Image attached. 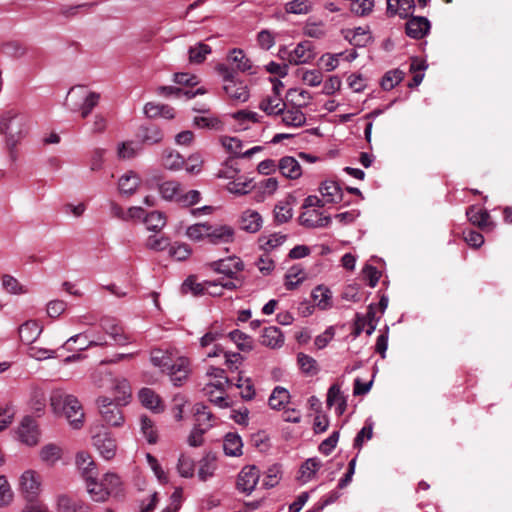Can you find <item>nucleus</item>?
I'll return each instance as SVG.
<instances>
[{
	"instance_id": "obj_28",
	"label": "nucleus",
	"mask_w": 512,
	"mask_h": 512,
	"mask_svg": "<svg viewBox=\"0 0 512 512\" xmlns=\"http://www.w3.org/2000/svg\"><path fill=\"white\" fill-rule=\"evenodd\" d=\"M319 191L326 203H338L343 197L341 187L337 182L332 180L322 182Z\"/></svg>"
},
{
	"instance_id": "obj_5",
	"label": "nucleus",
	"mask_w": 512,
	"mask_h": 512,
	"mask_svg": "<svg viewBox=\"0 0 512 512\" xmlns=\"http://www.w3.org/2000/svg\"><path fill=\"white\" fill-rule=\"evenodd\" d=\"M96 404L102 419L110 426L120 427L124 424L125 418L122 413L121 404L114 402L107 396H100L96 399Z\"/></svg>"
},
{
	"instance_id": "obj_8",
	"label": "nucleus",
	"mask_w": 512,
	"mask_h": 512,
	"mask_svg": "<svg viewBox=\"0 0 512 512\" xmlns=\"http://www.w3.org/2000/svg\"><path fill=\"white\" fill-rule=\"evenodd\" d=\"M236 231L228 224H209L207 241L213 245H225L235 241Z\"/></svg>"
},
{
	"instance_id": "obj_7",
	"label": "nucleus",
	"mask_w": 512,
	"mask_h": 512,
	"mask_svg": "<svg viewBox=\"0 0 512 512\" xmlns=\"http://www.w3.org/2000/svg\"><path fill=\"white\" fill-rule=\"evenodd\" d=\"M260 471L255 465H247L241 469L237 477V489L241 493L250 495L259 482Z\"/></svg>"
},
{
	"instance_id": "obj_20",
	"label": "nucleus",
	"mask_w": 512,
	"mask_h": 512,
	"mask_svg": "<svg viewBox=\"0 0 512 512\" xmlns=\"http://www.w3.org/2000/svg\"><path fill=\"white\" fill-rule=\"evenodd\" d=\"M430 30V22L426 17H412L406 23V34L414 39L423 38Z\"/></svg>"
},
{
	"instance_id": "obj_9",
	"label": "nucleus",
	"mask_w": 512,
	"mask_h": 512,
	"mask_svg": "<svg viewBox=\"0 0 512 512\" xmlns=\"http://www.w3.org/2000/svg\"><path fill=\"white\" fill-rule=\"evenodd\" d=\"M92 439L93 445L104 459L110 460L114 458L117 445L115 439L108 431L104 430L101 433L93 435Z\"/></svg>"
},
{
	"instance_id": "obj_61",
	"label": "nucleus",
	"mask_w": 512,
	"mask_h": 512,
	"mask_svg": "<svg viewBox=\"0 0 512 512\" xmlns=\"http://www.w3.org/2000/svg\"><path fill=\"white\" fill-rule=\"evenodd\" d=\"M224 336L223 330L217 325L211 326L207 332L200 338V346L206 348L216 342Z\"/></svg>"
},
{
	"instance_id": "obj_54",
	"label": "nucleus",
	"mask_w": 512,
	"mask_h": 512,
	"mask_svg": "<svg viewBox=\"0 0 512 512\" xmlns=\"http://www.w3.org/2000/svg\"><path fill=\"white\" fill-rule=\"evenodd\" d=\"M193 123L198 128H206L209 130L221 131L223 130V122L213 115L197 116L194 118Z\"/></svg>"
},
{
	"instance_id": "obj_24",
	"label": "nucleus",
	"mask_w": 512,
	"mask_h": 512,
	"mask_svg": "<svg viewBox=\"0 0 512 512\" xmlns=\"http://www.w3.org/2000/svg\"><path fill=\"white\" fill-rule=\"evenodd\" d=\"M62 448L54 443H48L39 450L40 461L48 467L55 466L62 458Z\"/></svg>"
},
{
	"instance_id": "obj_62",
	"label": "nucleus",
	"mask_w": 512,
	"mask_h": 512,
	"mask_svg": "<svg viewBox=\"0 0 512 512\" xmlns=\"http://www.w3.org/2000/svg\"><path fill=\"white\" fill-rule=\"evenodd\" d=\"M219 141L227 152L235 156H242L243 143L240 139L236 137L221 136Z\"/></svg>"
},
{
	"instance_id": "obj_23",
	"label": "nucleus",
	"mask_w": 512,
	"mask_h": 512,
	"mask_svg": "<svg viewBox=\"0 0 512 512\" xmlns=\"http://www.w3.org/2000/svg\"><path fill=\"white\" fill-rule=\"evenodd\" d=\"M280 173L288 179L296 180L302 175L300 163L292 156H284L278 162Z\"/></svg>"
},
{
	"instance_id": "obj_39",
	"label": "nucleus",
	"mask_w": 512,
	"mask_h": 512,
	"mask_svg": "<svg viewBox=\"0 0 512 512\" xmlns=\"http://www.w3.org/2000/svg\"><path fill=\"white\" fill-rule=\"evenodd\" d=\"M102 482L104 484V488L108 492L109 497H118L122 495L123 483L121 478L117 474L113 472L106 473L102 478Z\"/></svg>"
},
{
	"instance_id": "obj_17",
	"label": "nucleus",
	"mask_w": 512,
	"mask_h": 512,
	"mask_svg": "<svg viewBox=\"0 0 512 512\" xmlns=\"http://www.w3.org/2000/svg\"><path fill=\"white\" fill-rule=\"evenodd\" d=\"M166 372L175 386H181L190 372L189 360L185 357L176 358L175 362Z\"/></svg>"
},
{
	"instance_id": "obj_29",
	"label": "nucleus",
	"mask_w": 512,
	"mask_h": 512,
	"mask_svg": "<svg viewBox=\"0 0 512 512\" xmlns=\"http://www.w3.org/2000/svg\"><path fill=\"white\" fill-rule=\"evenodd\" d=\"M85 481L87 492L93 501L105 502L109 498L108 492L104 488L102 480L98 482L95 478V475L86 476Z\"/></svg>"
},
{
	"instance_id": "obj_58",
	"label": "nucleus",
	"mask_w": 512,
	"mask_h": 512,
	"mask_svg": "<svg viewBox=\"0 0 512 512\" xmlns=\"http://www.w3.org/2000/svg\"><path fill=\"white\" fill-rule=\"evenodd\" d=\"M189 61L194 64L202 63L208 54L211 53L210 46L204 43H198L197 45L189 48Z\"/></svg>"
},
{
	"instance_id": "obj_15",
	"label": "nucleus",
	"mask_w": 512,
	"mask_h": 512,
	"mask_svg": "<svg viewBox=\"0 0 512 512\" xmlns=\"http://www.w3.org/2000/svg\"><path fill=\"white\" fill-rule=\"evenodd\" d=\"M305 210L299 216V222L307 228L326 227L330 224L331 218L323 216L317 209L304 208Z\"/></svg>"
},
{
	"instance_id": "obj_57",
	"label": "nucleus",
	"mask_w": 512,
	"mask_h": 512,
	"mask_svg": "<svg viewBox=\"0 0 512 512\" xmlns=\"http://www.w3.org/2000/svg\"><path fill=\"white\" fill-rule=\"evenodd\" d=\"M404 78V72L400 69L390 70L385 73L381 80V87L389 91L398 85Z\"/></svg>"
},
{
	"instance_id": "obj_12",
	"label": "nucleus",
	"mask_w": 512,
	"mask_h": 512,
	"mask_svg": "<svg viewBox=\"0 0 512 512\" xmlns=\"http://www.w3.org/2000/svg\"><path fill=\"white\" fill-rule=\"evenodd\" d=\"M315 58L313 45L309 41H303L288 53L287 61L291 65H301L311 62Z\"/></svg>"
},
{
	"instance_id": "obj_32",
	"label": "nucleus",
	"mask_w": 512,
	"mask_h": 512,
	"mask_svg": "<svg viewBox=\"0 0 512 512\" xmlns=\"http://www.w3.org/2000/svg\"><path fill=\"white\" fill-rule=\"evenodd\" d=\"M415 8V0H387V12L391 15L408 17Z\"/></svg>"
},
{
	"instance_id": "obj_51",
	"label": "nucleus",
	"mask_w": 512,
	"mask_h": 512,
	"mask_svg": "<svg viewBox=\"0 0 512 512\" xmlns=\"http://www.w3.org/2000/svg\"><path fill=\"white\" fill-rule=\"evenodd\" d=\"M76 465L81 470L85 479L88 475H95L96 466L89 453L84 451L78 452L76 455Z\"/></svg>"
},
{
	"instance_id": "obj_3",
	"label": "nucleus",
	"mask_w": 512,
	"mask_h": 512,
	"mask_svg": "<svg viewBox=\"0 0 512 512\" xmlns=\"http://www.w3.org/2000/svg\"><path fill=\"white\" fill-rule=\"evenodd\" d=\"M216 70L222 76L223 90L230 101L236 104L248 101L250 97L248 86L236 77L231 68L225 64H219Z\"/></svg>"
},
{
	"instance_id": "obj_43",
	"label": "nucleus",
	"mask_w": 512,
	"mask_h": 512,
	"mask_svg": "<svg viewBox=\"0 0 512 512\" xmlns=\"http://www.w3.org/2000/svg\"><path fill=\"white\" fill-rule=\"evenodd\" d=\"M306 279V273L299 265L292 266L285 275V287L287 290L296 289Z\"/></svg>"
},
{
	"instance_id": "obj_48",
	"label": "nucleus",
	"mask_w": 512,
	"mask_h": 512,
	"mask_svg": "<svg viewBox=\"0 0 512 512\" xmlns=\"http://www.w3.org/2000/svg\"><path fill=\"white\" fill-rule=\"evenodd\" d=\"M147 230L160 232L166 225V216L160 211H152L144 217Z\"/></svg>"
},
{
	"instance_id": "obj_38",
	"label": "nucleus",
	"mask_w": 512,
	"mask_h": 512,
	"mask_svg": "<svg viewBox=\"0 0 512 512\" xmlns=\"http://www.w3.org/2000/svg\"><path fill=\"white\" fill-rule=\"evenodd\" d=\"M227 61L234 65L235 68L240 72L252 73V63L241 49H233L227 56Z\"/></svg>"
},
{
	"instance_id": "obj_53",
	"label": "nucleus",
	"mask_w": 512,
	"mask_h": 512,
	"mask_svg": "<svg viewBox=\"0 0 512 512\" xmlns=\"http://www.w3.org/2000/svg\"><path fill=\"white\" fill-rule=\"evenodd\" d=\"M185 164L184 158L180 153L172 150H166L162 157V165L169 170H180Z\"/></svg>"
},
{
	"instance_id": "obj_21",
	"label": "nucleus",
	"mask_w": 512,
	"mask_h": 512,
	"mask_svg": "<svg viewBox=\"0 0 512 512\" xmlns=\"http://www.w3.org/2000/svg\"><path fill=\"white\" fill-rule=\"evenodd\" d=\"M141 184V178L134 171L124 173L118 180V190L121 195L132 196Z\"/></svg>"
},
{
	"instance_id": "obj_35",
	"label": "nucleus",
	"mask_w": 512,
	"mask_h": 512,
	"mask_svg": "<svg viewBox=\"0 0 512 512\" xmlns=\"http://www.w3.org/2000/svg\"><path fill=\"white\" fill-rule=\"evenodd\" d=\"M286 240L287 235L278 232L261 236L258 239V243L261 250H263L266 253H269L283 245Z\"/></svg>"
},
{
	"instance_id": "obj_63",
	"label": "nucleus",
	"mask_w": 512,
	"mask_h": 512,
	"mask_svg": "<svg viewBox=\"0 0 512 512\" xmlns=\"http://www.w3.org/2000/svg\"><path fill=\"white\" fill-rule=\"evenodd\" d=\"M293 216V210L289 203L280 202L274 208V219L278 224L288 222Z\"/></svg>"
},
{
	"instance_id": "obj_46",
	"label": "nucleus",
	"mask_w": 512,
	"mask_h": 512,
	"mask_svg": "<svg viewBox=\"0 0 512 512\" xmlns=\"http://www.w3.org/2000/svg\"><path fill=\"white\" fill-rule=\"evenodd\" d=\"M209 222L190 225L186 229V236L194 242L207 240L209 236Z\"/></svg>"
},
{
	"instance_id": "obj_14",
	"label": "nucleus",
	"mask_w": 512,
	"mask_h": 512,
	"mask_svg": "<svg viewBox=\"0 0 512 512\" xmlns=\"http://www.w3.org/2000/svg\"><path fill=\"white\" fill-rule=\"evenodd\" d=\"M243 262L238 257H227L213 261L209 264L210 269L217 273L224 274L229 278H233L238 272L243 270Z\"/></svg>"
},
{
	"instance_id": "obj_10",
	"label": "nucleus",
	"mask_w": 512,
	"mask_h": 512,
	"mask_svg": "<svg viewBox=\"0 0 512 512\" xmlns=\"http://www.w3.org/2000/svg\"><path fill=\"white\" fill-rule=\"evenodd\" d=\"M57 512H92L91 507L83 500L72 497L66 493L56 496Z\"/></svg>"
},
{
	"instance_id": "obj_47",
	"label": "nucleus",
	"mask_w": 512,
	"mask_h": 512,
	"mask_svg": "<svg viewBox=\"0 0 512 512\" xmlns=\"http://www.w3.org/2000/svg\"><path fill=\"white\" fill-rule=\"evenodd\" d=\"M182 292L193 296H202L207 294L206 281L197 282L195 276H189L182 284Z\"/></svg>"
},
{
	"instance_id": "obj_26",
	"label": "nucleus",
	"mask_w": 512,
	"mask_h": 512,
	"mask_svg": "<svg viewBox=\"0 0 512 512\" xmlns=\"http://www.w3.org/2000/svg\"><path fill=\"white\" fill-rule=\"evenodd\" d=\"M261 344L271 349L280 348L284 344V335L276 326L266 327L261 335Z\"/></svg>"
},
{
	"instance_id": "obj_34",
	"label": "nucleus",
	"mask_w": 512,
	"mask_h": 512,
	"mask_svg": "<svg viewBox=\"0 0 512 512\" xmlns=\"http://www.w3.org/2000/svg\"><path fill=\"white\" fill-rule=\"evenodd\" d=\"M159 193L164 200L179 202L182 186L174 180L165 181L158 186Z\"/></svg>"
},
{
	"instance_id": "obj_19",
	"label": "nucleus",
	"mask_w": 512,
	"mask_h": 512,
	"mask_svg": "<svg viewBox=\"0 0 512 512\" xmlns=\"http://www.w3.org/2000/svg\"><path fill=\"white\" fill-rule=\"evenodd\" d=\"M101 327L106 332V334H108L115 341V343L120 346H124L132 342L130 336L125 334L123 328L112 319H102Z\"/></svg>"
},
{
	"instance_id": "obj_55",
	"label": "nucleus",
	"mask_w": 512,
	"mask_h": 512,
	"mask_svg": "<svg viewBox=\"0 0 512 512\" xmlns=\"http://www.w3.org/2000/svg\"><path fill=\"white\" fill-rule=\"evenodd\" d=\"M140 429L149 444H155L157 442V431L154 422L149 417L145 415L140 417Z\"/></svg>"
},
{
	"instance_id": "obj_60",
	"label": "nucleus",
	"mask_w": 512,
	"mask_h": 512,
	"mask_svg": "<svg viewBox=\"0 0 512 512\" xmlns=\"http://www.w3.org/2000/svg\"><path fill=\"white\" fill-rule=\"evenodd\" d=\"M312 10L309 0H293L285 4V11L291 14L304 15Z\"/></svg>"
},
{
	"instance_id": "obj_56",
	"label": "nucleus",
	"mask_w": 512,
	"mask_h": 512,
	"mask_svg": "<svg viewBox=\"0 0 512 512\" xmlns=\"http://www.w3.org/2000/svg\"><path fill=\"white\" fill-rule=\"evenodd\" d=\"M321 467V461L318 458L307 459L300 467V477L305 482L311 480Z\"/></svg>"
},
{
	"instance_id": "obj_30",
	"label": "nucleus",
	"mask_w": 512,
	"mask_h": 512,
	"mask_svg": "<svg viewBox=\"0 0 512 512\" xmlns=\"http://www.w3.org/2000/svg\"><path fill=\"white\" fill-rule=\"evenodd\" d=\"M285 106L281 96L275 94L265 96L259 103V108L267 115H278L283 112Z\"/></svg>"
},
{
	"instance_id": "obj_2",
	"label": "nucleus",
	"mask_w": 512,
	"mask_h": 512,
	"mask_svg": "<svg viewBox=\"0 0 512 512\" xmlns=\"http://www.w3.org/2000/svg\"><path fill=\"white\" fill-rule=\"evenodd\" d=\"M28 117L11 108L0 117V130L5 135L6 146L12 161L17 160L16 147L28 134Z\"/></svg>"
},
{
	"instance_id": "obj_4",
	"label": "nucleus",
	"mask_w": 512,
	"mask_h": 512,
	"mask_svg": "<svg viewBox=\"0 0 512 512\" xmlns=\"http://www.w3.org/2000/svg\"><path fill=\"white\" fill-rule=\"evenodd\" d=\"M94 383L99 388L110 391L114 396L112 400L118 404H127L131 397V387L124 378L113 377L108 372H100L94 376Z\"/></svg>"
},
{
	"instance_id": "obj_37",
	"label": "nucleus",
	"mask_w": 512,
	"mask_h": 512,
	"mask_svg": "<svg viewBox=\"0 0 512 512\" xmlns=\"http://www.w3.org/2000/svg\"><path fill=\"white\" fill-rule=\"evenodd\" d=\"M193 412L195 416V427L208 431L213 426L211 422L212 413L207 410L205 405L196 403L193 407Z\"/></svg>"
},
{
	"instance_id": "obj_11",
	"label": "nucleus",
	"mask_w": 512,
	"mask_h": 512,
	"mask_svg": "<svg viewBox=\"0 0 512 512\" xmlns=\"http://www.w3.org/2000/svg\"><path fill=\"white\" fill-rule=\"evenodd\" d=\"M18 436L21 442L28 446L37 445L40 432L36 421L29 416L24 417L18 428Z\"/></svg>"
},
{
	"instance_id": "obj_1",
	"label": "nucleus",
	"mask_w": 512,
	"mask_h": 512,
	"mask_svg": "<svg viewBox=\"0 0 512 512\" xmlns=\"http://www.w3.org/2000/svg\"><path fill=\"white\" fill-rule=\"evenodd\" d=\"M49 407L56 417L64 418L73 430H80L85 424V412L77 396L64 389H54L49 397Z\"/></svg>"
},
{
	"instance_id": "obj_44",
	"label": "nucleus",
	"mask_w": 512,
	"mask_h": 512,
	"mask_svg": "<svg viewBox=\"0 0 512 512\" xmlns=\"http://www.w3.org/2000/svg\"><path fill=\"white\" fill-rule=\"evenodd\" d=\"M345 38L356 47H364L370 42L371 35L365 28L357 27L353 30H348Z\"/></svg>"
},
{
	"instance_id": "obj_50",
	"label": "nucleus",
	"mask_w": 512,
	"mask_h": 512,
	"mask_svg": "<svg viewBox=\"0 0 512 512\" xmlns=\"http://www.w3.org/2000/svg\"><path fill=\"white\" fill-rule=\"evenodd\" d=\"M290 393L287 389L277 386L269 397L268 404L272 409H281L289 402Z\"/></svg>"
},
{
	"instance_id": "obj_22",
	"label": "nucleus",
	"mask_w": 512,
	"mask_h": 512,
	"mask_svg": "<svg viewBox=\"0 0 512 512\" xmlns=\"http://www.w3.org/2000/svg\"><path fill=\"white\" fill-rule=\"evenodd\" d=\"M42 326L36 320H27L18 329L20 340L27 345L35 342L42 333Z\"/></svg>"
},
{
	"instance_id": "obj_6",
	"label": "nucleus",
	"mask_w": 512,
	"mask_h": 512,
	"mask_svg": "<svg viewBox=\"0 0 512 512\" xmlns=\"http://www.w3.org/2000/svg\"><path fill=\"white\" fill-rule=\"evenodd\" d=\"M19 491L28 501H34L42 491L41 475L33 469L25 470L19 477Z\"/></svg>"
},
{
	"instance_id": "obj_25",
	"label": "nucleus",
	"mask_w": 512,
	"mask_h": 512,
	"mask_svg": "<svg viewBox=\"0 0 512 512\" xmlns=\"http://www.w3.org/2000/svg\"><path fill=\"white\" fill-rule=\"evenodd\" d=\"M138 398L141 404L151 411L161 412L164 410L161 398L150 388H142L138 392Z\"/></svg>"
},
{
	"instance_id": "obj_64",
	"label": "nucleus",
	"mask_w": 512,
	"mask_h": 512,
	"mask_svg": "<svg viewBox=\"0 0 512 512\" xmlns=\"http://www.w3.org/2000/svg\"><path fill=\"white\" fill-rule=\"evenodd\" d=\"M236 386L240 389L241 397L244 400H252L256 394L255 387L250 378L239 375Z\"/></svg>"
},
{
	"instance_id": "obj_33",
	"label": "nucleus",
	"mask_w": 512,
	"mask_h": 512,
	"mask_svg": "<svg viewBox=\"0 0 512 512\" xmlns=\"http://www.w3.org/2000/svg\"><path fill=\"white\" fill-rule=\"evenodd\" d=\"M327 405L329 407L336 406V413L342 415L347 407L346 398L341 392L338 384H333L327 393Z\"/></svg>"
},
{
	"instance_id": "obj_41",
	"label": "nucleus",
	"mask_w": 512,
	"mask_h": 512,
	"mask_svg": "<svg viewBox=\"0 0 512 512\" xmlns=\"http://www.w3.org/2000/svg\"><path fill=\"white\" fill-rule=\"evenodd\" d=\"M151 363L166 372L170 366L175 362L172 354L168 351L161 349H154L150 356Z\"/></svg>"
},
{
	"instance_id": "obj_27",
	"label": "nucleus",
	"mask_w": 512,
	"mask_h": 512,
	"mask_svg": "<svg viewBox=\"0 0 512 512\" xmlns=\"http://www.w3.org/2000/svg\"><path fill=\"white\" fill-rule=\"evenodd\" d=\"M142 144L154 145L162 141L163 133L156 125H143L136 134Z\"/></svg>"
},
{
	"instance_id": "obj_16",
	"label": "nucleus",
	"mask_w": 512,
	"mask_h": 512,
	"mask_svg": "<svg viewBox=\"0 0 512 512\" xmlns=\"http://www.w3.org/2000/svg\"><path fill=\"white\" fill-rule=\"evenodd\" d=\"M240 228L248 233H257L263 226V218L253 209L244 210L239 219Z\"/></svg>"
},
{
	"instance_id": "obj_40",
	"label": "nucleus",
	"mask_w": 512,
	"mask_h": 512,
	"mask_svg": "<svg viewBox=\"0 0 512 512\" xmlns=\"http://www.w3.org/2000/svg\"><path fill=\"white\" fill-rule=\"evenodd\" d=\"M252 188V180L241 175H239L233 181H229L226 185L227 191L237 196L248 194Z\"/></svg>"
},
{
	"instance_id": "obj_18",
	"label": "nucleus",
	"mask_w": 512,
	"mask_h": 512,
	"mask_svg": "<svg viewBox=\"0 0 512 512\" xmlns=\"http://www.w3.org/2000/svg\"><path fill=\"white\" fill-rule=\"evenodd\" d=\"M230 383H222L221 379L208 382L203 391L209 400L216 405L223 407L227 403L225 401V390Z\"/></svg>"
},
{
	"instance_id": "obj_45",
	"label": "nucleus",
	"mask_w": 512,
	"mask_h": 512,
	"mask_svg": "<svg viewBox=\"0 0 512 512\" xmlns=\"http://www.w3.org/2000/svg\"><path fill=\"white\" fill-rule=\"evenodd\" d=\"M282 122L291 127H300L305 124L306 116L298 107H293L287 111L281 112Z\"/></svg>"
},
{
	"instance_id": "obj_31",
	"label": "nucleus",
	"mask_w": 512,
	"mask_h": 512,
	"mask_svg": "<svg viewBox=\"0 0 512 512\" xmlns=\"http://www.w3.org/2000/svg\"><path fill=\"white\" fill-rule=\"evenodd\" d=\"M143 111L148 118L162 117L164 119H172L175 116V110L173 107L154 102L146 103Z\"/></svg>"
},
{
	"instance_id": "obj_59",
	"label": "nucleus",
	"mask_w": 512,
	"mask_h": 512,
	"mask_svg": "<svg viewBox=\"0 0 512 512\" xmlns=\"http://www.w3.org/2000/svg\"><path fill=\"white\" fill-rule=\"evenodd\" d=\"M46 407L45 392L41 388H33L30 398V408L36 413H43Z\"/></svg>"
},
{
	"instance_id": "obj_49",
	"label": "nucleus",
	"mask_w": 512,
	"mask_h": 512,
	"mask_svg": "<svg viewBox=\"0 0 512 512\" xmlns=\"http://www.w3.org/2000/svg\"><path fill=\"white\" fill-rule=\"evenodd\" d=\"M312 298L316 306L321 310H326L331 307V291L323 286L319 285L312 291Z\"/></svg>"
},
{
	"instance_id": "obj_42",
	"label": "nucleus",
	"mask_w": 512,
	"mask_h": 512,
	"mask_svg": "<svg viewBox=\"0 0 512 512\" xmlns=\"http://www.w3.org/2000/svg\"><path fill=\"white\" fill-rule=\"evenodd\" d=\"M242 439L238 434L228 433L224 437L223 450L228 456H239L242 454Z\"/></svg>"
},
{
	"instance_id": "obj_13",
	"label": "nucleus",
	"mask_w": 512,
	"mask_h": 512,
	"mask_svg": "<svg viewBox=\"0 0 512 512\" xmlns=\"http://www.w3.org/2000/svg\"><path fill=\"white\" fill-rule=\"evenodd\" d=\"M68 97L74 98L77 97L78 99H82L83 103L79 107V110L81 112V117L86 118L93 110L95 106L99 103L100 95L96 92H88L86 93L82 88H72L68 92Z\"/></svg>"
},
{
	"instance_id": "obj_36",
	"label": "nucleus",
	"mask_w": 512,
	"mask_h": 512,
	"mask_svg": "<svg viewBox=\"0 0 512 512\" xmlns=\"http://www.w3.org/2000/svg\"><path fill=\"white\" fill-rule=\"evenodd\" d=\"M466 215L473 225L482 229L492 226L490 215L486 210L471 206L467 209Z\"/></svg>"
},
{
	"instance_id": "obj_52",
	"label": "nucleus",
	"mask_w": 512,
	"mask_h": 512,
	"mask_svg": "<svg viewBox=\"0 0 512 512\" xmlns=\"http://www.w3.org/2000/svg\"><path fill=\"white\" fill-rule=\"evenodd\" d=\"M229 338L236 344L237 348L244 352H249L254 347L253 339L240 330H233L229 333Z\"/></svg>"
}]
</instances>
